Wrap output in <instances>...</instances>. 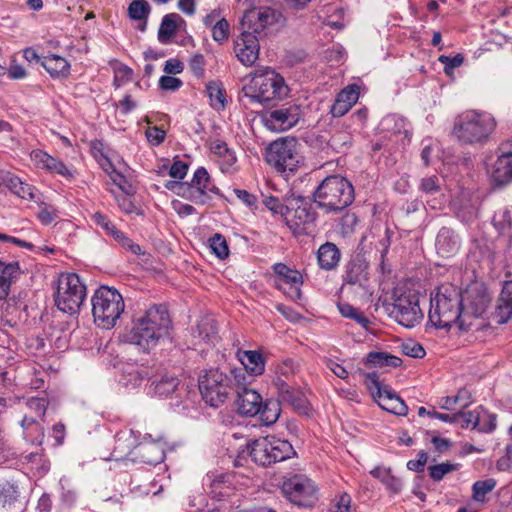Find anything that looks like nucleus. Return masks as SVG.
<instances>
[{
    "label": "nucleus",
    "mask_w": 512,
    "mask_h": 512,
    "mask_svg": "<svg viewBox=\"0 0 512 512\" xmlns=\"http://www.w3.org/2000/svg\"><path fill=\"white\" fill-rule=\"evenodd\" d=\"M172 321L168 309L161 304H154L137 313L122 335L125 343L139 347L143 352L154 349L162 340L171 336Z\"/></svg>",
    "instance_id": "1"
},
{
    "label": "nucleus",
    "mask_w": 512,
    "mask_h": 512,
    "mask_svg": "<svg viewBox=\"0 0 512 512\" xmlns=\"http://www.w3.org/2000/svg\"><path fill=\"white\" fill-rule=\"evenodd\" d=\"M429 321L436 328H449L456 324L462 331H467L471 321L463 317L461 293L453 285H442L431 298Z\"/></svg>",
    "instance_id": "2"
},
{
    "label": "nucleus",
    "mask_w": 512,
    "mask_h": 512,
    "mask_svg": "<svg viewBox=\"0 0 512 512\" xmlns=\"http://www.w3.org/2000/svg\"><path fill=\"white\" fill-rule=\"evenodd\" d=\"M284 78L272 69L266 68L254 72L250 84L243 87L242 99L250 103L274 105L289 95Z\"/></svg>",
    "instance_id": "3"
},
{
    "label": "nucleus",
    "mask_w": 512,
    "mask_h": 512,
    "mask_svg": "<svg viewBox=\"0 0 512 512\" xmlns=\"http://www.w3.org/2000/svg\"><path fill=\"white\" fill-rule=\"evenodd\" d=\"M355 198L351 182L340 175L325 177L313 193V201L326 213H338L350 206Z\"/></svg>",
    "instance_id": "4"
},
{
    "label": "nucleus",
    "mask_w": 512,
    "mask_h": 512,
    "mask_svg": "<svg viewBox=\"0 0 512 512\" xmlns=\"http://www.w3.org/2000/svg\"><path fill=\"white\" fill-rule=\"evenodd\" d=\"M496 128L495 119L488 113L468 110L454 122L452 133L464 144H484Z\"/></svg>",
    "instance_id": "5"
},
{
    "label": "nucleus",
    "mask_w": 512,
    "mask_h": 512,
    "mask_svg": "<svg viewBox=\"0 0 512 512\" xmlns=\"http://www.w3.org/2000/svg\"><path fill=\"white\" fill-rule=\"evenodd\" d=\"M91 302L94 322L103 329L113 328L125 310L122 295L116 289L108 286L99 287Z\"/></svg>",
    "instance_id": "6"
},
{
    "label": "nucleus",
    "mask_w": 512,
    "mask_h": 512,
    "mask_svg": "<svg viewBox=\"0 0 512 512\" xmlns=\"http://www.w3.org/2000/svg\"><path fill=\"white\" fill-rule=\"evenodd\" d=\"M202 398L212 407H219L233 391V380L222 368L204 370L198 379Z\"/></svg>",
    "instance_id": "7"
},
{
    "label": "nucleus",
    "mask_w": 512,
    "mask_h": 512,
    "mask_svg": "<svg viewBox=\"0 0 512 512\" xmlns=\"http://www.w3.org/2000/svg\"><path fill=\"white\" fill-rule=\"evenodd\" d=\"M317 213L309 199L295 192L285 195V223L294 235L308 234Z\"/></svg>",
    "instance_id": "8"
},
{
    "label": "nucleus",
    "mask_w": 512,
    "mask_h": 512,
    "mask_svg": "<svg viewBox=\"0 0 512 512\" xmlns=\"http://www.w3.org/2000/svg\"><path fill=\"white\" fill-rule=\"evenodd\" d=\"M86 298V286L75 273H63L59 276L54 301L57 308L69 314L79 311Z\"/></svg>",
    "instance_id": "9"
},
{
    "label": "nucleus",
    "mask_w": 512,
    "mask_h": 512,
    "mask_svg": "<svg viewBox=\"0 0 512 512\" xmlns=\"http://www.w3.org/2000/svg\"><path fill=\"white\" fill-rule=\"evenodd\" d=\"M298 146L294 137L279 138L267 147L266 162L278 172H294L300 162Z\"/></svg>",
    "instance_id": "10"
},
{
    "label": "nucleus",
    "mask_w": 512,
    "mask_h": 512,
    "mask_svg": "<svg viewBox=\"0 0 512 512\" xmlns=\"http://www.w3.org/2000/svg\"><path fill=\"white\" fill-rule=\"evenodd\" d=\"M302 117L301 105L286 103L279 108L266 111L262 115V121L270 131L284 132L296 126Z\"/></svg>",
    "instance_id": "11"
},
{
    "label": "nucleus",
    "mask_w": 512,
    "mask_h": 512,
    "mask_svg": "<svg viewBox=\"0 0 512 512\" xmlns=\"http://www.w3.org/2000/svg\"><path fill=\"white\" fill-rule=\"evenodd\" d=\"M282 492L291 503L298 506H312L317 499L314 482L303 475H295L284 481Z\"/></svg>",
    "instance_id": "12"
},
{
    "label": "nucleus",
    "mask_w": 512,
    "mask_h": 512,
    "mask_svg": "<svg viewBox=\"0 0 512 512\" xmlns=\"http://www.w3.org/2000/svg\"><path fill=\"white\" fill-rule=\"evenodd\" d=\"M285 17L282 12L272 7L253 8L245 12L241 25L253 34L262 33L267 27L283 25Z\"/></svg>",
    "instance_id": "13"
},
{
    "label": "nucleus",
    "mask_w": 512,
    "mask_h": 512,
    "mask_svg": "<svg viewBox=\"0 0 512 512\" xmlns=\"http://www.w3.org/2000/svg\"><path fill=\"white\" fill-rule=\"evenodd\" d=\"M490 301V295L483 284L473 283L469 285L461 293L463 317L466 321L471 322L472 319L481 317L487 310Z\"/></svg>",
    "instance_id": "14"
},
{
    "label": "nucleus",
    "mask_w": 512,
    "mask_h": 512,
    "mask_svg": "<svg viewBox=\"0 0 512 512\" xmlns=\"http://www.w3.org/2000/svg\"><path fill=\"white\" fill-rule=\"evenodd\" d=\"M392 313L399 324L408 328L414 327L423 318L419 298L415 293L403 294L397 297Z\"/></svg>",
    "instance_id": "15"
},
{
    "label": "nucleus",
    "mask_w": 512,
    "mask_h": 512,
    "mask_svg": "<svg viewBox=\"0 0 512 512\" xmlns=\"http://www.w3.org/2000/svg\"><path fill=\"white\" fill-rule=\"evenodd\" d=\"M498 155L491 173L492 181L497 186H505L512 182V142L500 144Z\"/></svg>",
    "instance_id": "16"
},
{
    "label": "nucleus",
    "mask_w": 512,
    "mask_h": 512,
    "mask_svg": "<svg viewBox=\"0 0 512 512\" xmlns=\"http://www.w3.org/2000/svg\"><path fill=\"white\" fill-rule=\"evenodd\" d=\"M235 52L243 65H253L259 55V41L256 35L247 30L243 31L235 41Z\"/></svg>",
    "instance_id": "17"
},
{
    "label": "nucleus",
    "mask_w": 512,
    "mask_h": 512,
    "mask_svg": "<svg viewBox=\"0 0 512 512\" xmlns=\"http://www.w3.org/2000/svg\"><path fill=\"white\" fill-rule=\"evenodd\" d=\"M236 393V404L239 414L255 416L260 412L263 400L257 391L242 387V390H236Z\"/></svg>",
    "instance_id": "18"
},
{
    "label": "nucleus",
    "mask_w": 512,
    "mask_h": 512,
    "mask_svg": "<svg viewBox=\"0 0 512 512\" xmlns=\"http://www.w3.org/2000/svg\"><path fill=\"white\" fill-rule=\"evenodd\" d=\"M21 487L19 481L6 480L0 485V504L7 512L21 509Z\"/></svg>",
    "instance_id": "19"
},
{
    "label": "nucleus",
    "mask_w": 512,
    "mask_h": 512,
    "mask_svg": "<svg viewBox=\"0 0 512 512\" xmlns=\"http://www.w3.org/2000/svg\"><path fill=\"white\" fill-rule=\"evenodd\" d=\"M165 458L163 445L159 442L145 441L137 444L132 460H139L145 464L156 465Z\"/></svg>",
    "instance_id": "20"
},
{
    "label": "nucleus",
    "mask_w": 512,
    "mask_h": 512,
    "mask_svg": "<svg viewBox=\"0 0 512 512\" xmlns=\"http://www.w3.org/2000/svg\"><path fill=\"white\" fill-rule=\"evenodd\" d=\"M492 318L497 324L507 323L512 318V280L504 281Z\"/></svg>",
    "instance_id": "21"
},
{
    "label": "nucleus",
    "mask_w": 512,
    "mask_h": 512,
    "mask_svg": "<svg viewBox=\"0 0 512 512\" xmlns=\"http://www.w3.org/2000/svg\"><path fill=\"white\" fill-rule=\"evenodd\" d=\"M30 158L37 168L44 169L51 173H57L64 177L71 176L70 170L63 162L52 157L43 150H33L30 154Z\"/></svg>",
    "instance_id": "22"
},
{
    "label": "nucleus",
    "mask_w": 512,
    "mask_h": 512,
    "mask_svg": "<svg viewBox=\"0 0 512 512\" xmlns=\"http://www.w3.org/2000/svg\"><path fill=\"white\" fill-rule=\"evenodd\" d=\"M276 386L278 390V400L281 404L289 405L301 412L307 410V402L301 391L289 386L281 379L277 380Z\"/></svg>",
    "instance_id": "23"
},
{
    "label": "nucleus",
    "mask_w": 512,
    "mask_h": 512,
    "mask_svg": "<svg viewBox=\"0 0 512 512\" xmlns=\"http://www.w3.org/2000/svg\"><path fill=\"white\" fill-rule=\"evenodd\" d=\"M368 264L359 257L351 259L343 275L344 285L364 287L368 280Z\"/></svg>",
    "instance_id": "24"
},
{
    "label": "nucleus",
    "mask_w": 512,
    "mask_h": 512,
    "mask_svg": "<svg viewBox=\"0 0 512 512\" xmlns=\"http://www.w3.org/2000/svg\"><path fill=\"white\" fill-rule=\"evenodd\" d=\"M375 398L379 406L390 413L405 416L408 412L405 402L390 387L379 388Z\"/></svg>",
    "instance_id": "25"
},
{
    "label": "nucleus",
    "mask_w": 512,
    "mask_h": 512,
    "mask_svg": "<svg viewBox=\"0 0 512 512\" xmlns=\"http://www.w3.org/2000/svg\"><path fill=\"white\" fill-rule=\"evenodd\" d=\"M359 89L357 85H349L341 90L333 105L331 106L330 113L333 117H342L345 115L354 104L358 101Z\"/></svg>",
    "instance_id": "26"
},
{
    "label": "nucleus",
    "mask_w": 512,
    "mask_h": 512,
    "mask_svg": "<svg viewBox=\"0 0 512 512\" xmlns=\"http://www.w3.org/2000/svg\"><path fill=\"white\" fill-rule=\"evenodd\" d=\"M22 271L17 261L4 262L0 260V300H5L10 294V288L20 277Z\"/></svg>",
    "instance_id": "27"
},
{
    "label": "nucleus",
    "mask_w": 512,
    "mask_h": 512,
    "mask_svg": "<svg viewBox=\"0 0 512 512\" xmlns=\"http://www.w3.org/2000/svg\"><path fill=\"white\" fill-rule=\"evenodd\" d=\"M435 246L440 256L450 257L458 252L460 241L453 230L442 227L437 234Z\"/></svg>",
    "instance_id": "28"
},
{
    "label": "nucleus",
    "mask_w": 512,
    "mask_h": 512,
    "mask_svg": "<svg viewBox=\"0 0 512 512\" xmlns=\"http://www.w3.org/2000/svg\"><path fill=\"white\" fill-rule=\"evenodd\" d=\"M271 437L254 440L249 446V454L252 460L261 466L273 464Z\"/></svg>",
    "instance_id": "29"
},
{
    "label": "nucleus",
    "mask_w": 512,
    "mask_h": 512,
    "mask_svg": "<svg viewBox=\"0 0 512 512\" xmlns=\"http://www.w3.org/2000/svg\"><path fill=\"white\" fill-rule=\"evenodd\" d=\"M195 190L201 193V198L207 203L211 196L210 194H219V189L211 181L208 171L204 167H199L190 181Z\"/></svg>",
    "instance_id": "30"
},
{
    "label": "nucleus",
    "mask_w": 512,
    "mask_h": 512,
    "mask_svg": "<svg viewBox=\"0 0 512 512\" xmlns=\"http://www.w3.org/2000/svg\"><path fill=\"white\" fill-rule=\"evenodd\" d=\"M274 273L279 276L285 284L290 285V296L300 298V285L302 284V275L299 271L293 270L283 263H276L273 266Z\"/></svg>",
    "instance_id": "31"
},
{
    "label": "nucleus",
    "mask_w": 512,
    "mask_h": 512,
    "mask_svg": "<svg viewBox=\"0 0 512 512\" xmlns=\"http://www.w3.org/2000/svg\"><path fill=\"white\" fill-rule=\"evenodd\" d=\"M210 149L220 159V167L223 172L232 173L236 170L237 158L235 152L224 141L216 140L212 142Z\"/></svg>",
    "instance_id": "32"
},
{
    "label": "nucleus",
    "mask_w": 512,
    "mask_h": 512,
    "mask_svg": "<svg viewBox=\"0 0 512 512\" xmlns=\"http://www.w3.org/2000/svg\"><path fill=\"white\" fill-rule=\"evenodd\" d=\"M341 259V253L338 247L332 242L322 244L317 251V261L323 270L330 271L335 269Z\"/></svg>",
    "instance_id": "33"
},
{
    "label": "nucleus",
    "mask_w": 512,
    "mask_h": 512,
    "mask_svg": "<svg viewBox=\"0 0 512 512\" xmlns=\"http://www.w3.org/2000/svg\"><path fill=\"white\" fill-rule=\"evenodd\" d=\"M136 446V439L133 436L132 431L129 433H119L115 437L113 456L116 460L128 458L132 460Z\"/></svg>",
    "instance_id": "34"
},
{
    "label": "nucleus",
    "mask_w": 512,
    "mask_h": 512,
    "mask_svg": "<svg viewBox=\"0 0 512 512\" xmlns=\"http://www.w3.org/2000/svg\"><path fill=\"white\" fill-rule=\"evenodd\" d=\"M44 420H36L30 417H23L20 425L23 430L24 439L31 444L40 445L44 439Z\"/></svg>",
    "instance_id": "35"
},
{
    "label": "nucleus",
    "mask_w": 512,
    "mask_h": 512,
    "mask_svg": "<svg viewBox=\"0 0 512 512\" xmlns=\"http://www.w3.org/2000/svg\"><path fill=\"white\" fill-rule=\"evenodd\" d=\"M237 355L243 365L242 368L250 373V377L261 375L264 372V360L259 352L252 350L239 351Z\"/></svg>",
    "instance_id": "36"
},
{
    "label": "nucleus",
    "mask_w": 512,
    "mask_h": 512,
    "mask_svg": "<svg viewBox=\"0 0 512 512\" xmlns=\"http://www.w3.org/2000/svg\"><path fill=\"white\" fill-rule=\"evenodd\" d=\"M41 65L53 78H66L70 73L68 61L54 54L44 57Z\"/></svg>",
    "instance_id": "37"
},
{
    "label": "nucleus",
    "mask_w": 512,
    "mask_h": 512,
    "mask_svg": "<svg viewBox=\"0 0 512 512\" xmlns=\"http://www.w3.org/2000/svg\"><path fill=\"white\" fill-rule=\"evenodd\" d=\"M3 181L7 188L20 198L29 200H34L36 198L34 193L35 188L27 183L22 182L19 177L14 175H7Z\"/></svg>",
    "instance_id": "38"
},
{
    "label": "nucleus",
    "mask_w": 512,
    "mask_h": 512,
    "mask_svg": "<svg viewBox=\"0 0 512 512\" xmlns=\"http://www.w3.org/2000/svg\"><path fill=\"white\" fill-rule=\"evenodd\" d=\"M182 18L176 13L166 14L158 30V40L162 44H167L177 32V22Z\"/></svg>",
    "instance_id": "39"
},
{
    "label": "nucleus",
    "mask_w": 512,
    "mask_h": 512,
    "mask_svg": "<svg viewBox=\"0 0 512 512\" xmlns=\"http://www.w3.org/2000/svg\"><path fill=\"white\" fill-rule=\"evenodd\" d=\"M365 364L368 367H399L401 358L387 352H370L366 356Z\"/></svg>",
    "instance_id": "40"
},
{
    "label": "nucleus",
    "mask_w": 512,
    "mask_h": 512,
    "mask_svg": "<svg viewBox=\"0 0 512 512\" xmlns=\"http://www.w3.org/2000/svg\"><path fill=\"white\" fill-rule=\"evenodd\" d=\"M258 414H260V420L264 425H273L279 419L281 414L280 401L278 399H267L262 402V407Z\"/></svg>",
    "instance_id": "41"
},
{
    "label": "nucleus",
    "mask_w": 512,
    "mask_h": 512,
    "mask_svg": "<svg viewBox=\"0 0 512 512\" xmlns=\"http://www.w3.org/2000/svg\"><path fill=\"white\" fill-rule=\"evenodd\" d=\"M48 400L44 397H32L25 402L23 417H30L36 420H44Z\"/></svg>",
    "instance_id": "42"
},
{
    "label": "nucleus",
    "mask_w": 512,
    "mask_h": 512,
    "mask_svg": "<svg viewBox=\"0 0 512 512\" xmlns=\"http://www.w3.org/2000/svg\"><path fill=\"white\" fill-rule=\"evenodd\" d=\"M371 475L379 479L393 493H398L402 489L401 480L391 474V470L385 467H375Z\"/></svg>",
    "instance_id": "43"
},
{
    "label": "nucleus",
    "mask_w": 512,
    "mask_h": 512,
    "mask_svg": "<svg viewBox=\"0 0 512 512\" xmlns=\"http://www.w3.org/2000/svg\"><path fill=\"white\" fill-rule=\"evenodd\" d=\"M494 227L502 235H510L512 231V215L507 207L498 209L492 219Z\"/></svg>",
    "instance_id": "44"
},
{
    "label": "nucleus",
    "mask_w": 512,
    "mask_h": 512,
    "mask_svg": "<svg viewBox=\"0 0 512 512\" xmlns=\"http://www.w3.org/2000/svg\"><path fill=\"white\" fill-rule=\"evenodd\" d=\"M271 446L273 447L271 452L273 464L276 462L284 461L294 454L292 445L286 440L271 437Z\"/></svg>",
    "instance_id": "45"
},
{
    "label": "nucleus",
    "mask_w": 512,
    "mask_h": 512,
    "mask_svg": "<svg viewBox=\"0 0 512 512\" xmlns=\"http://www.w3.org/2000/svg\"><path fill=\"white\" fill-rule=\"evenodd\" d=\"M206 90L210 99V104L215 109H224L226 99L225 91L219 82H209L206 85Z\"/></svg>",
    "instance_id": "46"
},
{
    "label": "nucleus",
    "mask_w": 512,
    "mask_h": 512,
    "mask_svg": "<svg viewBox=\"0 0 512 512\" xmlns=\"http://www.w3.org/2000/svg\"><path fill=\"white\" fill-rule=\"evenodd\" d=\"M23 462L31 464V468L35 469L39 474H45L50 469V462L44 454L40 452H31L22 456Z\"/></svg>",
    "instance_id": "47"
},
{
    "label": "nucleus",
    "mask_w": 512,
    "mask_h": 512,
    "mask_svg": "<svg viewBox=\"0 0 512 512\" xmlns=\"http://www.w3.org/2000/svg\"><path fill=\"white\" fill-rule=\"evenodd\" d=\"M150 10L146 0H132L128 6V15L133 20H147Z\"/></svg>",
    "instance_id": "48"
},
{
    "label": "nucleus",
    "mask_w": 512,
    "mask_h": 512,
    "mask_svg": "<svg viewBox=\"0 0 512 512\" xmlns=\"http://www.w3.org/2000/svg\"><path fill=\"white\" fill-rule=\"evenodd\" d=\"M153 384L155 394L159 396H168L176 390L179 381L174 376H165Z\"/></svg>",
    "instance_id": "49"
},
{
    "label": "nucleus",
    "mask_w": 512,
    "mask_h": 512,
    "mask_svg": "<svg viewBox=\"0 0 512 512\" xmlns=\"http://www.w3.org/2000/svg\"><path fill=\"white\" fill-rule=\"evenodd\" d=\"M479 418L480 425L477 426L479 432L482 433H491L497 427V415L494 413H490L482 406H479Z\"/></svg>",
    "instance_id": "50"
},
{
    "label": "nucleus",
    "mask_w": 512,
    "mask_h": 512,
    "mask_svg": "<svg viewBox=\"0 0 512 512\" xmlns=\"http://www.w3.org/2000/svg\"><path fill=\"white\" fill-rule=\"evenodd\" d=\"M209 246L212 252L221 260L229 255V248L225 237L219 233L214 234L209 239Z\"/></svg>",
    "instance_id": "51"
},
{
    "label": "nucleus",
    "mask_w": 512,
    "mask_h": 512,
    "mask_svg": "<svg viewBox=\"0 0 512 512\" xmlns=\"http://www.w3.org/2000/svg\"><path fill=\"white\" fill-rule=\"evenodd\" d=\"M176 194L197 205L206 204L204 200L201 198V193L195 190L190 182H182L180 186H178V191Z\"/></svg>",
    "instance_id": "52"
},
{
    "label": "nucleus",
    "mask_w": 512,
    "mask_h": 512,
    "mask_svg": "<svg viewBox=\"0 0 512 512\" xmlns=\"http://www.w3.org/2000/svg\"><path fill=\"white\" fill-rule=\"evenodd\" d=\"M338 309L343 317L353 319L363 327H366L367 324H369V320L365 315L348 303H339Z\"/></svg>",
    "instance_id": "53"
},
{
    "label": "nucleus",
    "mask_w": 512,
    "mask_h": 512,
    "mask_svg": "<svg viewBox=\"0 0 512 512\" xmlns=\"http://www.w3.org/2000/svg\"><path fill=\"white\" fill-rule=\"evenodd\" d=\"M496 486L494 479H487L483 481H477L473 485V498L476 501H483L486 495L491 492Z\"/></svg>",
    "instance_id": "54"
},
{
    "label": "nucleus",
    "mask_w": 512,
    "mask_h": 512,
    "mask_svg": "<svg viewBox=\"0 0 512 512\" xmlns=\"http://www.w3.org/2000/svg\"><path fill=\"white\" fill-rule=\"evenodd\" d=\"M457 414L461 415L457 423H459L462 428L477 429V426L480 425L479 407L474 411H459Z\"/></svg>",
    "instance_id": "55"
},
{
    "label": "nucleus",
    "mask_w": 512,
    "mask_h": 512,
    "mask_svg": "<svg viewBox=\"0 0 512 512\" xmlns=\"http://www.w3.org/2000/svg\"><path fill=\"white\" fill-rule=\"evenodd\" d=\"M212 37L216 42L222 43L229 37V23L222 18L217 20L212 27Z\"/></svg>",
    "instance_id": "56"
},
{
    "label": "nucleus",
    "mask_w": 512,
    "mask_h": 512,
    "mask_svg": "<svg viewBox=\"0 0 512 512\" xmlns=\"http://www.w3.org/2000/svg\"><path fill=\"white\" fill-rule=\"evenodd\" d=\"M205 65V58L200 53L194 54L188 61L189 69L191 70L192 74L197 78H202L204 76Z\"/></svg>",
    "instance_id": "57"
},
{
    "label": "nucleus",
    "mask_w": 512,
    "mask_h": 512,
    "mask_svg": "<svg viewBox=\"0 0 512 512\" xmlns=\"http://www.w3.org/2000/svg\"><path fill=\"white\" fill-rule=\"evenodd\" d=\"M400 348L404 355L412 358H423L426 354L423 346L415 341L402 343Z\"/></svg>",
    "instance_id": "58"
},
{
    "label": "nucleus",
    "mask_w": 512,
    "mask_h": 512,
    "mask_svg": "<svg viewBox=\"0 0 512 512\" xmlns=\"http://www.w3.org/2000/svg\"><path fill=\"white\" fill-rule=\"evenodd\" d=\"M457 468V465L451 464V463H441L438 465H433L429 467V474L430 477L434 481H440L443 479V477L448 474L449 472H452Z\"/></svg>",
    "instance_id": "59"
},
{
    "label": "nucleus",
    "mask_w": 512,
    "mask_h": 512,
    "mask_svg": "<svg viewBox=\"0 0 512 512\" xmlns=\"http://www.w3.org/2000/svg\"><path fill=\"white\" fill-rule=\"evenodd\" d=\"M58 217V211L54 207L42 203L37 213V218L44 225L52 223Z\"/></svg>",
    "instance_id": "60"
},
{
    "label": "nucleus",
    "mask_w": 512,
    "mask_h": 512,
    "mask_svg": "<svg viewBox=\"0 0 512 512\" xmlns=\"http://www.w3.org/2000/svg\"><path fill=\"white\" fill-rule=\"evenodd\" d=\"M246 373L249 372L242 367L230 370L229 376H231L233 380V390H242V387H246L248 383Z\"/></svg>",
    "instance_id": "61"
},
{
    "label": "nucleus",
    "mask_w": 512,
    "mask_h": 512,
    "mask_svg": "<svg viewBox=\"0 0 512 512\" xmlns=\"http://www.w3.org/2000/svg\"><path fill=\"white\" fill-rule=\"evenodd\" d=\"M91 219L97 226L103 229L106 235H109L116 228L111 220L100 212L92 214Z\"/></svg>",
    "instance_id": "62"
},
{
    "label": "nucleus",
    "mask_w": 512,
    "mask_h": 512,
    "mask_svg": "<svg viewBox=\"0 0 512 512\" xmlns=\"http://www.w3.org/2000/svg\"><path fill=\"white\" fill-rule=\"evenodd\" d=\"M263 204L274 214H280L283 218L285 217V203L282 204L277 197L265 196Z\"/></svg>",
    "instance_id": "63"
},
{
    "label": "nucleus",
    "mask_w": 512,
    "mask_h": 512,
    "mask_svg": "<svg viewBox=\"0 0 512 512\" xmlns=\"http://www.w3.org/2000/svg\"><path fill=\"white\" fill-rule=\"evenodd\" d=\"M358 223V218L354 213H346L340 221L341 231L343 234H350L354 231Z\"/></svg>",
    "instance_id": "64"
}]
</instances>
